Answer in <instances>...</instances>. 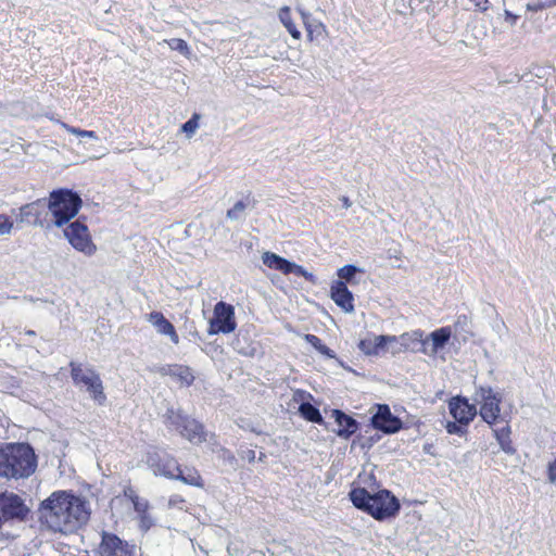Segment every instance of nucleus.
Returning <instances> with one entry per match:
<instances>
[{
  "label": "nucleus",
  "mask_w": 556,
  "mask_h": 556,
  "mask_svg": "<svg viewBox=\"0 0 556 556\" xmlns=\"http://www.w3.org/2000/svg\"><path fill=\"white\" fill-rule=\"evenodd\" d=\"M40 520L52 531L73 532L86 525L90 518L89 502L68 491H55L42 501Z\"/></svg>",
  "instance_id": "obj_1"
},
{
  "label": "nucleus",
  "mask_w": 556,
  "mask_h": 556,
  "mask_svg": "<svg viewBox=\"0 0 556 556\" xmlns=\"http://www.w3.org/2000/svg\"><path fill=\"white\" fill-rule=\"evenodd\" d=\"M37 462L33 448L25 443L8 444L0 448V476L9 479L29 477Z\"/></svg>",
  "instance_id": "obj_2"
},
{
  "label": "nucleus",
  "mask_w": 556,
  "mask_h": 556,
  "mask_svg": "<svg viewBox=\"0 0 556 556\" xmlns=\"http://www.w3.org/2000/svg\"><path fill=\"white\" fill-rule=\"evenodd\" d=\"M349 496L356 508L368 513L377 520L394 517L400 510L397 498L388 490H380L370 494L364 488H355Z\"/></svg>",
  "instance_id": "obj_3"
},
{
  "label": "nucleus",
  "mask_w": 556,
  "mask_h": 556,
  "mask_svg": "<svg viewBox=\"0 0 556 556\" xmlns=\"http://www.w3.org/2000/svg\"><path fill=\"white\" fill-rule=\"evenodd\" d=\"M56 227H63L75 217L81 207L79 195L67 189L52 191L47 203Z\"/></svg>",
  "instance_id": "obj_4"
},
{
  "label": "nucleus",
  "mask_w": 556,
  "mask_h": 556,
  "mask_svg": "<svg viewBox=\"0 0 556 556\" xmlns=\"http://www.w3.org/2000/svg\"><path fill=\"white\" fill-rule=\"evenodd\" d=\"M473 401L479 406V415L489 426H495L500 421H507L509 414L501 413L502 394L495 392L489 386H480L476 389Z\"/></svg>",
  "instance_id": "obj_5"
},
{
  "label": "nucleus",
  "mask_w": 556,
  "mask_h": 556,
  "mask_svg": "<svg viewBox=\"0 0 556 556\" xmlns=\"http://www.w3.org/2000/svg\"><path fill=\"white\" fill-rule=\"evenodd\" d=\"M165 424L168 429L175 430L192 444H201L206 441L207 434L203 425L180 410L168 409L165 415Z\"/></svg>",
  "instance_id": "obj_6"
},
{
  "label": "nucleus",
  "mask_w": 556,
  "mask_h": 556,
  "mask_svg": "<svg viewBox=\"0 0 556 556\" xmlns=\"http://www.w3.org/2000/svg\"><path fill=\"white\" fill-rule=\"evenodd\" d=\"M71 375L75 384L86 388L96 402L103 404L106 396L103 392V386L99 375L94 370L85 368L81 365L71 364Z\"/></svg>",
  "instance_id": "obj_7"
},
{
  "label": "nucleus",
  "mask_w": 556,
  "mask_h": 556,
  "mask_svg": "<svg viewBox=\"0 0 556 556\" xmlns=\"http://www.w3.org/2000/svg\"><path fill=\"white\" fill-rule=\"evenodd\" d=\"M64 236L70 244L86 256H92L97 252V245L92 241L87 225L80 220L71 223L64 229Z\"/></svg>",
  "instance_id": "obj_8"
},
{
  "label": "nucleus",
  "mask_w": 556,
  "mask_h": 556,
  "mask_svg": "<svg viewBox=\"0 0 556 556\" xmlns=\"http://www.w3.org/2000/svg\"><path fill=\"white\" fill-rule=\"evenodd\" d=\"M237 328L235 308L223 301L214 306L213 317L210 319L208 334L230 333Z\"/></svg>",
  "instance_id": "obj_9"
},
{
  "label": "nucleus",
  "mask_w": 556,
  "mask_h": 556,
  "mask_svg": "<svg viewBox=\"0 0 556 556\" xmlns=\"http://www.w3.org/2000/svg\"><path fill=\"white\" fill-rule=\"evenodd\" d=\"M146 463L155 476L167 479H174L180 466L174 456L157 448L147 453Z\"/></svg>",
  "instance_id": "obj_10"
},
{
  "label": "nucleus",
  "mask_w": 556,
  "mask_h": 556,
  "mask_svg": "<svg viewBox=\"0 0 556 556\" xmlns=\"http://www.w3.org/2000/svg\"><path fill=\"white\" fill-rule=\"evenodd\" d=\"M135 545H130L115 534L103 532L98 548L99 556H135Z\"/></svg>",
  "instance_id": "obj_11"
},
{
  "label": "nucleus",
  "mask_w": 556,
  "mask_h": 556,
  "mask_svg": "<svg viewBox=\"0 0 556 556\" xmlns=\"http://www.w3.org/2000/svg\"><path fill=\"white\" fill-rule=\"evenodd\" d=\"M28 513L22 498L14 493L0 494L1 522L10 519H23Z\"/></svg>",
  "instance_id": "obj_12"
},
{
  "label": "nucleus",
  "mask_w": 556,
  "mask_h": 556,
  "mask_svg": "<svg viewBox=\"0 0 556 556\" xmlns=\"http://www.w3.org/2000/svg\"><path fill=\"white\" fill-rule=\"evenodd\" d=\"M371 424L384 433H395L402 428L401 419L391 413L388 405H377V410L371 417Z\"/></svg>",
  "instance_id": "obj_13"
},
{
  "label": "nucleus",
  "mask_w": 556,
  "mask_h": 556,
  "mask_svg": "<svg viewBox=\"0 0 556 556\" xmlns=\"http://www.w3.org/2000/svg\"><path fill=\"white\" fill-rule=\"evenodd\" d=\"M451 337L452 329L441 327L424 338V349H420V352L428 356H435L446 345Z\"/></svg>",
  "instance_id": "obj_14"
},
{
  "label": "nucleus",
  "mask_w": 556,
  "mask_h": 556,
  "mask_svg": "<svg viewBox=\"0 0 556 556\" xmlns=\"http://www.w3.org/2000/svg\"><path fill=\"white\" fill-rule=\"evenodd\" d=\"M451 415L458 424L468 425L478 414L476 403L469 404L465 397H453L448 403Z\"/></svg>",
  "instance_id": "obj_15"
},
{
  "label": "nucleus",
  "mask_w": 556,
  "mask_h": 556,
  "mask_svg": "<svg viewBox=\"0 0 556 556\" xmlns=\"http://www.w3.org/2000/svg\"><path fill=\"white\" fill-rule=\"evenodd\" d=\"M394 343L399 346L392 349V354H399L405 351H420V349H424V332L421 330L394 336Z\"/></svg>",
  "instance_id": "obj_16"
},
{
  "label": "nucleus",
  "mask_w": 556,
  "mask_h": 556,
  "mask_svg": "<svg viewBox=\"0 0 556 556\" xmlns=\"http://www.w3.org/2000/svg\"><path fill=\"white\" fill-rule=\"evenodd\" d=\"M394 336H368L358 343L359 350L366 355L378 356L386 353L388 343H394Z\"/></svg>",
  "instance_id": "obj_17"
},
{
  "label": "nucleus",
  "mask_w": 556,
  "mask_h": 556,
  "mask_svg": "<svg viewBox=\"0 0 556 556\" xmlns=\"http://www.w3.org/2000/svg\"><path fill=\"white\" fill-rule=\"evenodd\" d=\"M330 296L345 313L354 312V299L344 281L336 280L330 287Z\"/></svg>",
  "instance_id": "obj_18"
},
{
  "label": "nucleus",
  "mask_w": 556,
  "mask_h": 556,
  "mask_svg": "<svg viewBox=\"0 0 556 556\" xmlns=\"http://www.w3.org/2000/svg\"><path fill=\"white\" fill-rule=\"evenodd\" d=\"M124 496L132 503L134 509L138 514L140 520V528L146 531L149 530L153 523V520L148 514V501L139 497L131 488H126L124 490Z\"/></svg>",
  "instance_id": "obj_19"
},
{
  "label": "nucleus",
  "mask_w": 556,
  "mask_h": 556,
  "mask_svg": "<svg viewBox=\"0 0 556 556\" xmlns=\"http://www.w3.org/2000/svg\"><path fill=\"white\" fill-rule=\"evenodd\" d=\"M161 376H169L181 386H190L194 381V376L190 367L179 364L164 365L157 369Z\"/></svg>",
  "instance_id": "obj_20"
},
{
  "label": "nucleus",
  "mask_w": 556,
  "mask_h": 556,
  "mask_svg": "<svg viewBox=\"0 0 556 556\" xmlns=\"http://www.w3.org/2000/svg\"><path fill=\"white\" fill-rule=\"evenodd\" d=\"M148 321L155 328L157 333L167 336L174 344L179 343V336L174 325L167 320L161 312H152L148 315Z\"/></svg>",
  "instance_id": "obj_21"
},
{
  "label": "nucleus",
  "mask_w": 556,
  "mask_h": 556,
  "mask_svg": "<svg viewBox=\"0 0 556 556\" xmlns=\"http://www.w3.org/2000/svg\"><path fill=\"white\" fill-rule=\"evenodd\" d=\"M47 203L43 199H39L31 203L25 204L20 208L18 220L21 223H34L40 220L42 213L45 212Z\"/></svg>",
  "instance_id": "obj_22"
},
{
  "label": "nucleus",
  "mask_w": 556,
  "mask_h": 556,
  "mask_svg": "<svg viewBox=\"0 0 556 556\" xmlns=\"http://www.w3.org/2000/svg\"><path fill=\"white\" fill-rule=\"evenodd\" d=\"M509 416L507 417V421H504L505 422V426L501 427V428H494L493 429V435L494 438L496 439L501 450L508 454V455H514L516 453V448L513 444V441L510 439V433H511V430H510V427L508 425L509 422Z\"/></svg>",
  "instance_id": "obj_23"
},
{
  "label": "nucleus",
  "mask_w": 556,
  "mask_h": 556,
  "mask_svg": "<svg viewBox=\"0 0 556 556\" xmlns=\"http://www.w3.org/2000/svg\"><path fill=\"white\" fill-rule=\"evenodd\" d=\"M336 422L338 424V435L349 438L356 432L358 426L356 420L340 410H334Z\"/></svg>",
  "instance_id": "obj_24"
},
{
  "label": "nucleus",
  "mask_w": 556,
  "mask_h": 556,
  "mask_svg": "<svg viewBox=\"0 0 556 556\" xmlns=\"http://www.w3.org/2000/svg\"><path fill=\"white\" fill-rule=\"evenodd\" d=\"M262 262L265 266L270 269H275L281 271L285 275H288V266H290V261L273 253V252H264L262 254Z\"/></svg>",
  "instance_id": "obj_25"
},
{
  "label": "nucleus",
  "mask_w": 556,
  "mask_h": 556,
  "mask_svg": "<svg viewBox=\"0 0 556 556\" xmlns=\"http://www.w3.org/2000/svg\"><path fill=\"white\" fill-rule=\"evenodd\" d=\"M177 476H175V480H180L186 484H190L193 486H203V480L200 476V473L194 468H186L181 469L179 466V469L176 472Z\"/></svg>",
  "instance_id": "obj_26"
},
{
  "label": "nucleus",
  "mask_w": 556,
  "mask_h": 556,
  "mask_svg": "<svg viewBox=\"0 0 556 556\" xmlns=\"http://www.w3.org/2000/svg\"><path fill=\"white\" fill-rule=\"evenodd\" d=\"M278 16H279V20L282 23V25L287 28L289 34L292 36V38L300 39L301 31L296 28V26L294 25V23L291 18L290 8L289 7L281 8L278 12Z\"/></svg>",
  "instance_id": "obj_27"
},
{
  "label": "nucleus",
  "mask_w": 556,
  "mask_h": 556,
  "mask_svg": "<svg viewBox=\"0 0 556 556\" xmlns=\"http://www.w3.org/2000/svg\"><path fill=\"white\" fill-rule=\"evenodd\" d=\"M300 414L308 421L321 422L323 418L319 410L311 403H302L299 407Z\"/></svg>",
  "instance_id": "obj_28"
},
{
  "label": "nucleus",
  "mask_w": 556,
  "mask_h": 556,
  "mask_svg": "<svg viewBox=\"0 0 556 556\" xmlns=\"http://www.w3.org/2000/svg\"><path fill=\"white\" fill-rule=\"evenodd\" d=\"M359 271H362V270L354 265H345L338 269L337 275L339 277V280L344 281L345 285L346 283L355 285L356 283V281L354 279L355 275Z\"/></svg>",
  "instance_id": "obj_29"
},
{
  "label": "nucleus",
  "mask_w": 556,
  "mask_h": 556,
  "mask_svg": "<svg viewBox=\"0 0 556 556\" xmlns=\"http://www.w3.org/2000/svg\"><path fill=\"white\" fill-rule=\"evenodd\" d=\"M164 42L172 50L179 51L181 54H184L187 58L190 56V48L184 39H180V38L165 39Z\"/></svg>",
  "instance_id": "obj_30"
},
{
  "label": "nucleus",
  "mask_w": 556,
  "mask_h": 556,
  "mask_svg": "<svg viewBox=\"0 0 556 556\" xmlns=\"http://www.w3.org/2000/svg\"><path fill=\"white\" fill-rule=\"evenodd\" d=\"M288 274H294L296 276L304 277L306 280L312 282L313 285L317 283V278L312 273H308L304 267L298 265L295 263L290 262V266H288Z\"/></svg>",
  "instance_id": "obj_31"
},
{
  "label": "nucleus",
  "mask_w": 556,
  "mask_h": 556,
  "mask_svg": "<svg viewBox=\"0 0 556 556\" xmlns=\"http://www.w3.org/2000/svg\"><path fill=\"white\" fill-rule=\"evenodd\" d=\"M14 228V220L11 216L0 214V236L11 235Z\"/></svg>",
  "instance_id": "obj_32"
},
{
  "label": "nucleus",
  "mask_w": 556,
  "mask_h": 556,
  "mask_svg": "<svg viewBox=\"0 0 556 556\" xmlns=\"http://www.w3.org/2000/svg\"><path fill=\"white\" fill-rule=\"evenodd\" d=\"M60 125L68 132L83 137V138H91V139H98V136L94 131L91 130H83L73 126L67 125L66 123L61 122Z\"/></svg>",
  "instance_id": "obj_33"
},
{
  "label": "nucleus",
  "mask_w": 556,
  "mask_h": 556,
  "mask_svg": "<svg viewBox=\"0 0 556 556\" xmlns=\"http://www.w3.org/2000/svg\"><path fill=\"white\" fill-rule=\"evenodd\" d=\"M308 37L312 40L314 37H320L326 31L324 24L317 21H312L308 25L305 26Z\"/></svg>",
  "instance_id": "obj_34"
},
{
  "label": "nucleus",
  "mask_w": 556,
  "mask_h": 556,
  "mask_svg": "<svg viewBox=\"0 0 556 556\" xmlns=\"http://www.w3.org/2000/svg\"><path fill=\"white\" fill-rule=\"evenodd\" d=\"M199 117L198 114H193V116L181 126L182 131L186 132L188 137L193 136L199 128Z\"/></svg>",
  "instance_id": "obj_35"
},
{
  "label": "nucleus",
  "mask_w": 556,
  "mask_h": 556,
  "mask_svg": "<svg viewBox=\"0 0 556 556\" xmlns=\"http://www.w3.org/2000/svg\"><path fill=\"white\" fill-rule=\"evenodd\" d=\"M554 5H556V0H538V2L528 3L526 9L528 11L538 12Z\"/></svg>",
  "instance_id": "obj_36"
},
{
  "label": "nucleus",
  "mask_w": 556,
  "mask_h": 556,
  "mask_svg": "<svg viewBox=\"0 0 556 556\" xmlns=\"http://www.w3.org/2000/svg\"><path fill=\"white\" fill-rule=\"evenodd\" d=\"M245 210V204L242 201H238L230 210L227 212V217L233 220L240 219Z\"/></svg>",
  "instance_id": "obj_37"
},
{
  "label": "nucleus",
  "mask_w": 556,
  "mask_h": 556,
  "mask_svg": "<svg viewBox=\"0 0 556 556\" xmlns=\"http://www.w3.org/2000/svg\"><path fill=\"white\" fill-rule=\"evenodd\" d=\"M465 425L448 421L446 424V431L451 434H463L465 432Z\"/></svg>",
  "instance_id": "obj_38"
},
{
  "label": "nucleus",
  "mask_w": 556,
  "mask_h": 556,
  "mask_svg": "<svg viewBox=\"0 0 556 556\" xmlns=\"http://www.w3.org/2000/svg\"><path fill=\"white\" fill-rule=\"evenodd\" d=\"M305 341L307 343H309L314 349H316L317 351L323 346V342L321 340L315 336V334H305L304 337Z\"/></svg>",
  "instance_id": "obj_39"
},
{
  "label": "nucleus",
  "mask_w": 556,
  "mask_h": 556,
  "mask_svg": "<svg viewBox=\"0 0 556 556\" xmlns=\"http://www.w3.org/2000/svg\"><path fill=\"white\" fill-rule=\"evenodd\" d=\"M547 473L549 482L556 485V458L548 464Z\"/></svg>",
  "instance_id": "obj_40"
},
{
  "label": "nucleus",
  "mask_w": 556,
  "mask_h": 556,
  "mask_svg": "<svg viewBox=\"0 0 556 556\" xmlns=\"http://www.w3.org/2000/svg\"><path fill=\"white\" fill-rule=\"evenodd\" d=\"M519 16L511 13L510 11L508 10H504V20L506 23H508L510 26H514L516 25L517 21H518Z\"/></svg>",
  "instance_id": "obj_41"
},
{
  "label": "nucleus",
  "mask_w": 556,
  "mask_h": 556,
  "mask_svg": "<svg viewBox=\"0 0 556 556\" xmlns=\"http://www.w3.org/2000/svg\"><path fill=\"white\" fill-rule=\"evenodd\" d=\"M299 13L301 14V17L303 20V23H304V26L308 25L309 23H312L311 21V14L306 11H304L303 9L299 8L298 9Z\"/></svg>",
  "instance_id": "obj_42"
},
{
  "label": "nucleus",
  "mask_w": 556,
  "mask_h": 556,
  "mask_svg": "<svg viewBox=\"0 0 556 556\" xmlns=\"http://www.w3.org/2000/svg\"><path fill=\"white\" fill-rule=\"evenodd\" d=\"M318 352L323 355H326L327 357H330V358H333L334 357V353L332 350H330L328 346H326L325 344H323V346L318 350Z\"/></svg>",
  "instance_id": "obj_43"
},
{
  "label": "nucleus",
  "mask_w": 556,
  "mask_h": 556,
  "mask_svg": "<svg viewBox=\"0 0 556 556\" xmlns=\"http://www.w3.org/2000/svg\"><path fill=\"white\" fill-rule=\"evenodd\" d=\"M318 352L323 355H326L327 357H330V358H333L334 357V353L332 350H330L328 346H326L325 344H323V346L318 350Z\"/></svg>",
  "instance_id": "obj_44"
},
{
  "label": "nucleus",
  "mask_w": 556,
  "mask_h": 556,
  "mask_svg": "<svg viewBox=\"0 0 556 556\" xmlns=\"http://www.w3.org/2000/svg\"><path fill=\"white\" fill-rule=\"evenodd\" d=\"M243 458L248 459L249 462H253V460L255 459V451H253V450H248V451L244 453Z\"/></svg>",
  "instance_id": "obj_45"
},
{
  "label": "nucleus",
  "mask_w": 556,
  "mask_h": 556,
  "mask_svg": "<svg viewBox=\"0 0 556 556\" xmlns=\"http://www.w3.org/2000/svg\"><path fill=\"white\" fill-rule=\"evenodd\" d=\"M341 201H342V204H343L344 208H350L351 207L352 202L350 201V199L348 197H342Z\"/></svg>",
  "instance_id": "obj_46"
},
{
  "label": "nucleus",
  "mask_w": 556,
  "mask_h": 556,
  "mask_svg": "<svg viewBox=\"0 0 556 556\" xmlns=\"http://www.w3.org/2000/svg\"><path fill=\"white\" fill-rule=\"evenodd\" d=\"M178 502H184V501L181 498H179L178 496H175V497L169 500V504L170 505H175Z\"/></svg>",
  "instance_id": "obj_47"
},
{
  "label": "nucleus",
  "mask_w": 556,
  "mask_h": 556,
  "mask_svg": "<svg viewBox=\"0 0 556 556\" xmlns=\"http://www.w3.org/2000/svg\"><path fill=\"white\" fill-rule=\"evenodd\" d=\"M399 346L396 343H388L386 352L390 351L392 353V349Z\"/></svg>",
  "instance_id": "obj_48"
},
{
  "label": "nucleus",
  "mask_w": 556,
  "mask_h": 556,
  "mask_svg": "<svg viewBox=\"0 0 556 556\" xmlns=\"http://www.w3.org/2000/svg\"><path fill=\"white\" fill-rule=\"evenodd\" d=\"M27 334L28 336H33V334H35V332L30 330V331L27 332Z\"/></svg>",
  "instance_id": "obj_49"
}]
</instances>
